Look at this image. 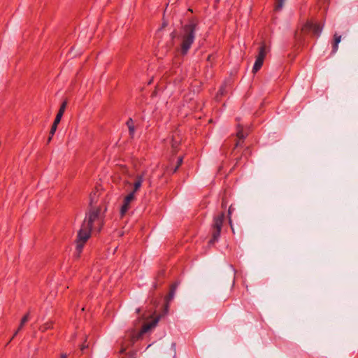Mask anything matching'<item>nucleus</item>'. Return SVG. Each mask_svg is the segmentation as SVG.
<instances>
[{"mask_svg":"<svg viewBox=\"0 0 358 358\" xmlns=\"http://www.w3.org/2000/svg\"><path fill=\"white\" fill-rule=\"evenodd\" d=\"M127 125L128 126L130 136L131 137H133V136L134 134L135 129H134V124H133V120H132L131 118H129L127 120Z\"/></svg>","mask_w":358,"mask_h":358,"instance_id":"f3484780","label":"nucleus"},{"mask_svg":"<svg viewBox=\"0 0 358 358\" xmlns=\"http://www.w3.org/2000/svg\"><path fill=\"white\" fill-rule=\"evenodd\" d=\"M199 29L198 20L192 18L188 22L181 27L176 36V39L178 42L180 52L182 55H185L189 52L193 44L196 32Z\"/></svg>","mask_w":358,"mask_h":358,"instance_id":"f257e3e1","label":"nucleus"},{"mask_svg":"<svg viewBox=\"0 0 358 358\" xmlns=\"http://www.w3.org/2000/svg\"><path fill=\"white\" fill-rule=\"evenodd\" d=\"M101 203L94 206V207H89V211L83 223L93 229L94 224L96 222L99 226V231H100L103 221L101 216Z\"/></svg>","mask_w":358,"mask_h":358,"instance_id":"f03ea898","label":"nucleus"},{"mask_svg":"<svg viewBox=\"0 0 358 358\" xmlns=\"http://www.w3.org/2000/svg\"><path fill=\"white\" fill-rule=\"evenodd\" d=\"M92 230V228L83 223L80 229L78 232L76 240L79 242L86 243L91 236Z\"/></svg>","mask_w":358,"mask_h":358,"instance_id":"0eeeda50","label":"nucleus"},{"mask_svg":"<svg viewBox=\"0 0 358 358\" xmlns=\"http://www.w3.org/2000/svg\"><path fill=\"white\" fill-rule=\"evenodd\" d=\"M54 327V322L52 320H49L47 322L41 324L38 330L41 332H45L49 329H52Z\"/></svg>","mask_w":358,"mask_h":358,"instance_id":"9b49d317","label":"nucleus"},{"mask_svg":"<svg viewBox=\"0 0 358 358\" xmlns=\"http://www.w3.org/2000/svg\"><path fill=\"white\" fill-rule=\"evenodd\" d=\"M29 313H26L23 317L21 319V321H20V325H19V327L17 328V329L15 331V332L14 333L13 336H12V338L10 339V341L7 343L6 345H8V343L10 342H11V341L14 338L15 336H16V335L18 334V332L21 330V329L24 327V324L28 321L29 320Z\"/></svg>","mask_w":358,"mask_h":358,"instance_id":"9d476101","label":"nucleus"},{"mask_svg":"<svg viewBox=\"0 0 358 358\" xmlns=\"http://www.w3.org/2000/svg\"><path fill=\"white\" fill-rule=\"evenodd\" d=\"M219 92H220L221 94H222V93H223L222 87H221V88L220 89Z\"/></svg>","mask_w":358,"mask_h":358,"instance_id":"c756f323","label":"nucleus"},{"mask_svg":"<svg viewBox=\"0 0 358 358\" xmlns=\"http://www.w3.org/2000/svg\"><path fill=\"white\" fill-rule=\"evenodd\" d=\"M164 275H165V271L164 270L159 271L158 273H157V278L164 277Z\"/></svg>","mask_w":358,"mask_h":358,"instance_id":"393cba45","label":"nucleus"},{"mask_svg":"<svg viewBox=\"0 0 358 358\" xmlns=\"http://www.w3.org/2000/svg\"><path fill=\"white\" fill-rule=\"evenodd\" d=\"M178 141H173V143H172V147H173V148H176L178 147Z\"/></svg>","mask_w":358,"mask_h":358,"instance_id":"a878e982","label":"nucleus"},{"mask_svg":"<svg viewBox=\"0 0 358 358\" xmlns=\"http://www.w3.org/2000/svg\"><path fill=\"white\" fill-rule=\"evenodd\" d=\"M266 57V46L264 44H262L259 49V52L256 58L261 59L262 60H264Z\"/></svg>","mask_w":358,"mask_h":358,"instance_id":"4468645a","label":"nucleus"},{"mask_svg":"<svg viewBox=\"0 0 358 358\" xmlns=\"http://www.w3.org/2000/svg\"><path fill=\"white\" fill-rule=\"evenodd\" d=\"M103 189L101 185H96L94 190L90 194L89 207H94L101 203V208L104 206V200H100V196L102 194Z\"/></svg>","mask_w":358,"mask_h":358,"instance_id":"423d86ee","label":"nucleus"},{"mask_svg":"<svg viewBox=\"0 0 358 358\" xmlns=\"http://www.w3.org/2000/svg\"><path fill=\"white\" fill-rule=\"evenodd\" d=\"M143 176H142V175H138V176H136V179L141 180V179H143Z\"/></svg>","mask_w":358,"mask_h":358,"instance_id":"cd10ccee","label":"nucleus"},{"mask_svg":"<svg viewBox=\"0 0 358 358\" xmlns=\"http://www.w3.org/2000/svg\"><path fill=\"white\" fill-rule=\"evenodd\" d=\"M178 282H175L173 283H172L170 286V289H169V293L167 294V295L165 296V310L167 311L168 309H169V303L173 300L174 296H175V293H176V289L178 286Z\"/></svg>","mask_w":358,"mask_h":358,"instance_id":"1a4fd4ad","label":"nucleus"},{"mask_svg":"<svg viewBox=\"0 0 358 358\" xmlns=\"http://www.w3.org/2000/svg\"><path fill=\"white\" fill-rule=\"evenodd\" d=\"M231 212H232V206H229V208L228 209V217H229V221L230 224L231 223Z\"/></svg>","mask_w":358,"mask_h":358,"instance_id":"b1692460","label":"nucleus"},{"mask_svg":"<svg viewBox=\"0 0 358 358\" xmlns=\"http://www.w3.org/2000/svg\"><path fill=\"white\" fill-rule=\"evenodd\" d=\"M159 320V316L154 318L151 322L144 323L141 329V330L138 333H131L128 335L131 344H134L136 341H137L143 334L148 332L153 327H155Z\"/></svg>","mask_w":358,"mask_h":358,"instance_id":"20e7f679","label":"nucleus"},{"mask_svg":"<svg viewBox=\"0 0 358 358\" xmlns=\"http://www.w3.org/2000/svg\"><path fill=\"white\" fill-rule=\"evenodd\" d=\"M125 350H126V348H124V347H123V346H122V347L121 348V349H120V352H120V354H123V353L125 352Z\"/></svg>","mask_w":358,"mask_h":358,"instance_id":"bb28decb","label":"nucleus"},{"mask_svg":"<svg viewBox=\"0 0 358 358\" xmlns=\"http://www.w3.org/2000/svg\"><path fill=\"white\" fill-rule=\"evenodd\" d=\"M76 251L78 253H80L83 251V247L85 244V243L79 242L78 241H76Z\"/></svg>","mask_w":358,"mask_h":358,"instance_id":"aec40b11","label":"nucleus"},{"mask_svg":"<svg viewBox=\"0 0 358 358\" xmlns=\"http://www.w3.org/2000/svg\"><path fill=\"white\" fill-rule=\"evenodd\" d=\"M334 40L332 45V53L334 54L337 52L338 49V44L341 41V36L338 35L337 34H334Z\"/></svg>","mask_w":358,"mask_h":358,"instance_id":"ddd939ff","label":"nucleus"},{"mask_svg":"<svg viewBox=\"0 0 358 358\" xmlns=\"http://www.w3.org/2000/svg\"><path fill=\"white\" fill-rule=\"evenodd\" d=\"M239 145V141H238L236 143V147H238Z\"/></svg>","mask_w":358,"mask_h":358,"instance_id":"2f4dec72","label":"nucleus"},{"mask_svg":"<svg viewBox=\"0 0 358 358\" xmlns=\"http://www.w3.org/2000/svg\"><path fill=\"white\" fill-rule=\"evenodd\" d=\"M182 157H180L178 158L176 166H175V167L171 171L172 173H175L178 170V167L182 164Z\"/></svg>","mask_w":358,"mask_h":358,"instance_id":"412c9836","label":"nucleus"},{"mask_svg":"<svg viewBox=\"0 0 358 358\" xmlns=\"http://www.w3.org/2000/svg\"><path fill=\"white\" fill-rule=\"evenodd\" d=\"M140 312H141V309H140V308H137V309H136V313H139Z\"/></svg>","mask_w":358,"mask_h":358,"instance_id":"7c9ffc66","label":"nucleus"},{"mask_svg":"<svg viewBox=\"0 0 358 358\" xmlns=\"http://www.w3.org/2000/svg\"><path fill=\"white\" fill-rule=\"evenodd\" d=\"M60 358H67V355L65 353L62 354L60 356Z\"/></svg>","mask_w":358,"mask_h":358,"instance_id":"c85d7f7f","label":"nucleus"},{"mask_svg":"<svg viewBox=\"0 0 358 358\" xmlns=\"http://www.w3.org/2000/svg\"><path fill=\"white\" fill-rule=\"evenodd\" d=\"M66 106V102L64 101L62 103V105L59 108V110L54 121H56V122H60L61 119L64 115Z\"/></svg>","mask_w":358,"mask_h":358,"instance_id":"f8f14e48","label":"nucleus"},{"mask_svg":"<svg viewBox=\"0 0 358 358\" xmlns=\"http://www.w3.org/2000/svg\"><path fill=\"white\" fill-rule=\"evenodd\" d=\"M322 31V27L319 24H315L311 22H307L299 31H296L295 37L298 39H301V34L313 33L314 35L320 36Z\"/></svg>","mask_w":358,"mask_h":358,"instance_id":"39448f33","label":"nucleus"},{"mask_svg":"<svg viewBox=\"0 0 358 358\" xmlns=\"http://www.w3.org/2000/svg\"><path fill=\"white\" fill-rule=\"evenodd\" d=\"M135 199L134 192L129 193L124 199L123 204L120 208V215L124 216L128 210L130 208V203Z\"/></svg>","mask_w":358,"mask_h":358,"instance_id":"6e6552de","label":"nucleus"},{"mask_svg":"<svg viewBox=\"0 0 358 358\" xmlns=\"http://www.w3.org/2000/svg\"><path fill=\"white\" fill-rule=\"evenodd\" d=\"M87 337L85 336V339L83 342V343L80 345V349L82 352H83L85 349H87L89 348V344L87 343Z\"/></svg>","mask_w":358,"mask_h":358,"instance_id":"5701e85b","label":"nucleus"},{"mask_svg":"<svg viewBox=\"0 0 358 358\" xmlns=\"http://www.w3.org/2000/svg\"><path fill=\"white\" fill-rule=\"evenodd\" d=\"M263 63H264L263 60H262L261 59L256 58L255 62L253 68H252L253 73L257 72L262 68Z\"/></svg>","mask_w":358,"mask_h":358,"instance_id":"2eb2a0df","label":"nucleus"},{"mask_svg":"<svg viewBox=\"0 0 358 358\" xmlns=\"http://www.w3.org/2000/svg\"><path fill=\"white\" fill-rule=\"evenodd\" d=\"M224 217V212H221L217 216L214 217L213 222L210 228L211 238L208 241V245H213L215 243L218 241Z\"/></svg>","mask_w":358,"mask_h":358,"instance_id":"7ed1b4c3","label":"nucleus"},{"mask_svg":"<svg viewBox=\"0 0 358 358\" xmlns=\"http://www.w3.org/2000/svg\"><path fill=\"white\" fill-rule=\"evenodd\" d=\"M59 122H56V121H54L52 127H51V129H50V136L48 138V142H50L52 136H54L55 131H57V125L59 124Z\"/></svg>","mask_w":358,"mask_h":358,"instance_id":"dca6fc26","label":"nucleus"},{"mask_svg":"<svg viewBox=\"0 0 358 358\" xmlns=\"http://www.w3.org/2000/svg\"><path fill=\"white\" fill-rule=\"evenodd\" d=\"M236 136L237 137L239 138V140H243L245 138V134H243V129H240L238 127V131H237V134H236Z\"/></svg>","mask_w":358,"mask_h":358,"instance_id":"4be33fe9","label":"nucleus"},{"mask_svg":"<svg viewBox=\"0 0 358 358\" xmlns=\"http://www.w3.org/2000/svg\"><path fill=\"white\" fill-rule=\"evenodd\" d=\"M142 182H143V180H136L135 181V182L134 184V189L131 192H134V195H135L136 192L138 191L140 189V187H141Z\"/></svg>","mask_w":358,"mask_h":358,"instance_id":"6ab92c4d","label":"nucleus"},{"mask_svg":"<svg viewBox=\"0 0 358 358\" xmlns=\"http://www.w3.org/2000/svg\"><path fill=\"white\" fill-rule=\"evenodd\" d=\"M285 0H276L275 4V10L278 11L280 10L285 3Z\"/></svg>","mask_w":358,"mask_h":358,"instance_id":"a211bd4d","label":"nucleus"}]
</instances>
